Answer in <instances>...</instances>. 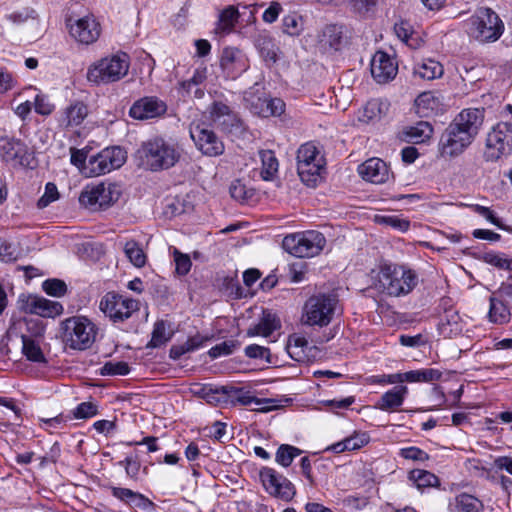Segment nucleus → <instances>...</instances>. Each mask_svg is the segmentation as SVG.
Wrapping results in <instances>:
<instances>
[{"label": "nucleus", "mask_w": 512, "mask_h": 512, "mask_svg": "<svg viewBox=\"0 0 512 512\" xmlns=\"http://www.w3.org/2000/svg\"><path fill=\"white\" fill-rule=\"evenodd\" d=\"M43 290L51 296L61 297L67 291V286L64 281L59 279H48L42 284Z\"/></svg>", "instance_id": "obj_52"}, {"label": "nucleus", "mask_w": 512, "mask_h": 512, "mask_svg": "<svg viewBox=\"0 0 512 512\" xmlns=\"http://www.w3.org/2000/svg\"><path fill=\"white\" fill-rule=\"evenodd\" d=\"M129 372H130V367H129L128 363H126L124 361H119V362L109 361V362H106L100 368V374L102 376H116V375L124 376V375L129 374Z\"/></svg>", "instance_id": "obj_48"}, {"label": "nucleus", "mask_w": 512, "mask_h": 512, "mask_svg": "<svg viewBox=\"0 0 512 512\" xmlns=\"http://www.w3.org/2000/svg\"><path fill=\"white\" fill-rule=\"evenodd\" d=\"M444 73L443 66L434 59H424L414 66V75L424 80L440 78Z\"/></svg>", "instance_id": "obj_33"}, {"label": "nucleus", "mask_w": 512, "mask_h": 512, "mask_svg": "<svg viewBox=\"0 0 512 512\" xmlns=\"http://www.w3.org/2000/svg\"><path fill=\"white\" fill-rule=\"evenodd\" d=\"M370 69L378 83H387L396 76L398 66L387 53L377 51L372 57Z\"/></svg>", "instance_id": "obj_23"}, {"label": "nucleus", "mask_w": 512, "mask_h": 512, "mask_svg": "<svg viewBox=\"0 0 512 512\" xmlns=\"http://www.w3.org/2000/svg\"><path fill=\"white\" fill-rule=\"evenodd\" d=\"M245 355L251 359H261L267 361L268 363L272 362L270 350L257 344L248 345L245 348Z\"/></svg>", "instance_id": "obj_54"}, {"label": "nucleus", "mask_w": 512, "mask_h": 512, "mask_svg": "<svg viewBox=\"0 0 512 512\" xmlns=\"http://www.w3.org/2000/svg\"><path fill=\"white\" fill-rule=\"evenodd\" d=\"M182 153L183 149L175 140L154 136L141 143L136 157L145 170L159 172L174 167L180 161Z\"/></svg>", "instance_id": "obj_2"}, {"label": "nucleus", "mask_w": 512, "mask_h": 512, "mask_svg": "<svg viewBox=\"0 0 512 512\" xmlns=\"http://www.w3.org/2000/svg\"><path fill=\"white\" fill-rule=\"evenodd\" d=\"M512 153V122L501 121L488 132L484 157L496 161Z\"/></svg>", "instance_id": "obj_11"}, {"label": "nucleus", "mask_w": 512, "mask_h": 512, "mask_svg": "<svg viewBox=\"0 0 512 512\" xmlns=\"http://www.w3.org/2000/svg\"><path fill=\"white\" fill-rule=\"evenodd\" d=\"M58 190L55 184L53 183H47L45 186V193L43 196L38 200L37 206L39 208H45L50 203L55 201L58 198Z\"/></svg>", "instance_id": "obj_61"}, {"label": "nucleus", "mask_w": 512, "mask_h": 512, "mask_svg": "<svg viewBox=\"0 0 512 512\" xmlns=\"http://www.w3.org/2000/svg\"><path fill=\"white\" fill-rule=\"evenodd\" d=\"M325 159L314 142L302 144L297 151V171L307 186L314 187L321 178Z\"/></svg>", "instance_id": "obj_7"}, {"label": "nucleus", "mask_w": 512, "mask_h": 512, "mask_svg": "<svg viewBox=\"0 0 512 512\" xmlns=\"http://www.w3.org/2000/svg\"><path fill=\"white\" fill-rule=\"evenodd\" d=\"M400 456L413 461H426L429 459V455L418 447H406L400 450Z\"/></svg>", "instance_id": "obj_59"}, {"label": "nucleus", "mask_w": 512, "mask_h": 512, "mask_svg": "<svg viewBox=\"0 0 512 512\" xmlns=\"http://www.w3.org/2000/svg\"><path fill=\"white\" fill-rule=\"evenodd\" d=\"M167 105L156 96H145L135 101L130 107L129 115L133 119L147 120L165 114Z\"/></svg>", "instance_id": "obj_16"}, {"label": "nucleus", "mask_w": 512, "mask_h": 512, "mask_svg": "<svg viewBox=\"0 0 512 512\" xmlns=\"http://www.w3.org/2000/svg\"><path fill=\"white\" fill-rule=\"evenodd\" d=\"M208 112L209 119L224 132L230 133L241 126V121L237 114L221 101H214L209 106Z\"/></svg>", "instance_id": "obj_19"}, {"label": "nucleus", "mask_w": 512, "mask_h": 512, "mask_svg": "<svg viewBox=\"0 0 512 512\" xmlns=\"http://www.w3.org/2000/svg\"><path fill=\"white\" fill-rule=\"evenodd\" d=\"M408 478L419 490L440 485L439 478L427 470L414 469L409 472Z\"/></svg>", "instance_id": "obj_36"}, {"label": "nucleus", "mask_w": 512, "mask_h": 512, "mask_svg": "<svg viewBox=\"0 0 512 512\" xmlns=\"http://www.w3.org/2000/svg\"><path fill=\"white\" fill-rule=\"evenodd\" d=\"M256 46L266 61L275 63L278 60L279 48L276 47L271 37L260 36L256 40Z\"/></svg>", "instance_id": "obj_44"}, {"label": "nucleus", "mask_w": 512, "mask_h": 512, "mask_svg": "<svg viewBox=\"0 0 512 512\" xmlns=\"http://www.w3.org/2000/svg\"><path fill=\"white\" fill-rule=\"evenodd\" d=\"M347 30L343 25L330 24L322 30L320 42L323 46L338 51L347 42Z\"/></svg>", "instance_id": "obj_28"}, {"label": "nucleus", "mask_w": 512, "mask_h": 512, "mask_svg": "<svg viewBox=\"0 0 512 512\" xmlns=\"http://www.w3.org/2000/svg\"><path fill=\"white\" fill-rule=\"evenodd\" d=\"M259 477L265 491L277 499L289 502L296 495L294 484L271 467H263L259 472Z\"/></svg>", "instance_id": "obj_13"}, {"label": "nucleus", "mask_w": 512, "mask_h": 512, "mask_svg": "<svg viewBox=\"0 0 512 512\" xmlns=\"http://www.w3.org/2000/svg\"><path fill=\"white\" fill-rule=\"evenodd\" d=\"M124 252L129 261L135 267H143L146 264V255L140 244L134 240L127 241L124 245Z\"/></svg>", "instance_id": "obj_43"}, {"label": "nucleus", "mask_w": 512, "mask_h": 512, "mask_svg": "<svg viewBox=\"0 0 512 512\" xmlns=\"http://www.w3.org/2000/svg\"><path fill=\"white\" fill-rule=\"evenodd\" d=\"M190 136L196 147L205 156L217 157L224 153L223 141L211 129L199 124L190 127Z\"/></svg>", "instance_id": "obj_15"}, {"label": "nucleus", "mask_w": 512, "mask_h": 512, "mask_svg": "<svg viewBox=\"0 0 512 512\" xmlns=\"http://www.w3.org/2000/svg\"><path fill=\"white\" fill-rule=\"evenodd\" d=\"M70 35L79 43L89 45L100 36V25L93 16L77 19L73 24L68 21Z\"/></svg>", "instance_id": "obj_17"}, {"label": "nucleus", "mask_w": 512, "mask_h": 512, "mask_svg": "<svg viewBox=\"0 0 512 512\" xmlns=\"http://www.w3.org/2000/svg\"><path fill=\"white\" fill-rule=\"evenodd\" d=\"M382 221L400 232H406L410 228V221L398 216H385L382 217Z\"/></svg>", "instance_id": "obj_62"}, {"label": "nucleus", "mask_w": 512, "mask_h": 512, "mask_svg": "<svg viewBox=\"0 0 512 512\" xmlns=\"http://www.w3.org/2000/svg\"><path fill=\"white\" fill-rule=\"evenodd\" d=\"M442 373L438 369L425 368L403 372V383H430L441 378Z\"/></svg>", "instance_id": "obj_34"}, {"label": "nucleus", "mask_w": 512, "mask_h": 512, "mask_svg": "<svg viewBox=\"0 0 512 512\" xmlns=\"http://www.w3.org/2000/svg\"><path fill=\"white\" fill-rule=\"evenodd\" d=\"M484 108L463 109L441 135L439 151L442 156L461 154L478 135L485 117Z\"/></svg>", "instance_id": "obj_1"}, {"label": "nucleus", "mask_w": 512, "mask_h": 512, "mask_svg": "<svg viewBox=\"0 0 512 512\" xmlns=\"http://www.w3.org/2000/svg\"><path fill=\"white\" fill-rule=\"evenodd\" d=\"M489 311L488 320L489 322L497 325H504L511 320V311L506 300L497 295L494 291L489 298Z\"/></svg>", "instance_id": "obj_26"}, {"label": "nucleus", "mask_w": 512, "mask_h": 512, "mask_svg": "<svg viewBox=\"0 0 512 512\" xmlns=\"http://www.w3.org/2000/svg\"><path fill=\"white\" fill-rule=\"evenodd\" d=\"M173 254L176 273L181 276L186 275L192 266L190 257L187 254L179 252L177 249H174Z\"/></svg>", "instance_id": "obj_53"}, {"label": "nucleus", "mask_w": 512, "mask_h": 512, "mask_svg": "<svg viewBox=\"0 0 512 512\" xmlns=\"http://www.w3.org/2000/svg\"><path fill=\"white\" fill-rule=\"evenodd\" d=\"M403 139L408 143H424L429 140L433 134V127L427 121H419L415 125L404 128Z\"/></svg>", "instance_id": "obj_30"}, {"label": "nucleus", "mask_w": 512, "mask_h": 512, "mask_svg": "<svg viewBox=\"0 0 512 512\" xmlns=\"http://www.w3.org/2000/svg\"><path fill=\"white\" fill-rule=\"evenodd\" d=\"M17 259L16 248L0 239V260L4 262H11Z\"/></svg>", "instance_id": "obj_64"}, {"label": "nucleus", "mask_w": 512, "mask_h": 512, "mask_svg": "<svg viewBox=\"0 0 512 512\" xmlns=\"http://www.w3.org/2000/svg\"><path fill=\"white\" fill-rule=\"evenodd\" d=\"M456 512H479L483 509L482 502L473 495L462 493L450 504Z\"/></svg>", "instance_id": "obj_37"}, {"label": "nucleus", "mask_w": 512, "mask_h": 512, "mask_svg": "<svg viewBox=\"0 0 512 512\" xmlns=\"http://www.w3.org/2000/svg\"><path fill=\"white\" fill-rule=\"evenodd\" d=\"M22 353L29 361L36 363L46 362L39 343L30 336L22 335Z\"/></svg>", "instance_id": "obj_38"}, {"label": "nucleus", "mask_w": 512, "mask_h": 512, "mask_svg": "<svg viewBox=\"0 0 512 512\" xmlns=\"http://www.w3.org/2000/svg\"><path fill=\"white\" fill-rule=\"evenodd\" d=\"M170 336L166 334V326L163 321L156 322L154 325V329L152 332V337L149 343L147 344L148 348H159L168 342Z\"/></svg>", "instance_id": "obj_49"}, {"label": "nucleus", "mask_w": 512, "mask_h": 512, "mask_svg": "<svg viewBox=\"0 0 512 512\" xmlns=\"http://www.w3.org/2000/svg\"><path fill=\"white\" fill-rule=\"evenodd\" d=\"M230 392V405L235 406L240 404L243 406H252L254 410L261 412H268L281 406L280 404L274 403L272 399H259L253 396L250 392L244 391L242 388L229 386Z\"/></svg>", "instance_id": "obj_22"}, {"label": "nucleus", "mask_w": 512, "mask_h": 512, "mask_svg": "<svg viewBox=\"0 0 512 512\" xmlns=\"http://www.w3.org/2000/svg\"><path fill=\"white\" fill-rule=\"evenodd\" d=\"M325 245V236L315 230L290 234L285 236L282 241L283 249L298 258L314 257L320 254Z\"/></svg>", "instance_id": "obj_8"}, {"label": "nucleus", "mask_w": 512, "mask_h": 512, "mask_svg": "<svg viewBox=\"0 0 512 512\" xmlns=\"http://www.w3.org/2000/svg\"><path fill=\"white\" fill-rule=\"evenodd\" d=\"M349 451L357 450L365 446L370 441V436L366 432H355L353 435L345 438Z\"/></svg>", "instance_id": "obj_55"}, {"label": "nucleus", "mask_w": 512, "mask_h": 512, "mask_svg": "<svg viewBox=\"0 0 512 512\" xmlns=\"http://www.w3.org/2000/svg\"><path fill=\"white\" fill-rule=\"evenodd\" d=\"M15 86L13 75L4 67H0V94H5Z\"/></svg>", "instance_id": "obj_63"}, {"label": "nucleus", "mask_w": 512, "mask_h": 512, "mask_svg": "<svg viewBox=\"0 0 512 512\" xmlns=\"http://www.w3.org/2000/svg\"><path fill=\"white\" fill-rule=\"evenodd\" d=\"M36 18H37L36 11L30 7H26L20 11H14V12L6 15V19L15 25H21V24L27 22L29 19L35 20Z\"/></svg>", "instance_id": "obj_51"}, {"label": "nucleus", "mask_w": 512, "mask_h": 512, "mask_svg": "<svg viewBox=\"0 0 512 512\" xmlns=\"http://www.w3.org/2000/svg\"><path fill=\"white\" fill-rule=\"evenodd\" d=\"M282 30L289 36H299L304 30V21L301 15L290 13L282 19Z\"/></svg>", "instance_id": "obj_42"}, {"label": "nucleus", "mask_w": 512, "mask_h": 512, "mask_svg": "<svg viewBox=\"0 0 512 512\" xmlns=\"http://www.w3.org/2000/svg\"><path fill=\"white\" fill-rule=\"evenodd\" d=\"M136 300L108 292L100 301V310L114 322H122L138 311Z\"/></svg>", "instance_id": "obj_14"}, {"label": "nucleus", "mask_w": 512, "mask_h": 512, "mask_svg": "<svg viewBox=\"0 0 512 512\" xmlns=\"http://www.w3.org/2000/svg\"><path fill=\"white\" fill-rule=\"evenodd\" d=\"M34 109L40 115H49L54 110V105L50 103L47 96L37 94L34 99Z\"/></svg>", "instance_id": "obj_60"}, {"label": "nucleus", "mask_w": 512, "mask_h": 512, "mask_svg": "<svg viewBox=\"0 0 512 512\" xmlns=\"http://www.w3.org/2000/svg\"><path fill=\"white\" fill-rule=\"evenodd\" d=\"M482 260L495 268L512 271V258L505 253L487 252L483 254Z\"/></svg>", "instance_id": "obj_47"}, {"label": "nucleus", "mask_w": 512, "mask_h": 512, "mask_svg": "<svg viewBox=\"0 0 512 512\" xmlns=\"http://www.w3.org/2000/svg\"><path fill=\"white\" fill-rule=\"evenodd\" d=\"M337 304L338 298L334 294L320 293L311 296L303 307V323L309 326H327L333 319Z\"/></svg>", "instance_id": "obj_6"}, {"label": "nucleus", "mask_w": 512, "mask_h": 512, "mask_svg": "<svg viewBox=\"0 0 512 512\" xmlns=\"http://www.w3.org/2000/svg\"><path fill=\"white\" fill-rule=\"evenodd\" d=\"M239 18V12L234 6H228L220 14L217 22V32L226 34L233 30Z\"/></svg>", "instance_id": "obj_39"}, {"label": "nucleus", "mask_w": 512, "mask_h": 512, "mask_svg": "<svg viewBox=\"0 0 512 512\" xmlns=\"http://www.w3.org/2000/svg\"><path fill=\"white\" fill-rule=\"evenodd\" d=\"M70 154H71V158H70L71 163L74 166H76L82 174H84V168L87 165L86 160H87V158L90 157V156H88V151L85 149H77V148L72 147L70 149Z\"/></svg>", "instance_id": "obj_58"}, {"label": "nucleus", "mask_w": 512, "mask_h": 512, "mask_svg": "<svg viewBox=\"0 0 512 512\" xmlns=\"http://www.w3.org/2000/svg\"><path fill=\"white\" fill-rule=\"evenodd\" d=\"M408 392V387L405 385L394 386L382 394L374 407L384 412H396L403 405Z\"/></svg>", "instance_id": "obj_25"}, {"label": "nucleus", "mask_w": 512, "mask_h": 512, "mask_svg": "<svg viewBox=\"0 0 512 512\" xmlns=\"http://www.w3.org/2000/svg\"><path fill=\"white\" fill-rule=\"evenodd\" d=\"M261 102V108L257 113L263 117L280 116L285 109V103L280 98L258 99Z\"/></svg>", "instance_id": "obj_40"}, {"label": "nucleus", "mask_w": 512, "mask_h": 512, "mask_svg": "<svg viewBox=\"0 0 512 512\" xmlns=\"http://www.w3.org/2000/svg\"><path fill=\"white\" fill-rule=\"evenodd\" d=\"M358 173L364 180L374 184L384 183L390 177L387 164L379 158L366 160L359 165Z\"/></svg>", "instance_id": "obj_24"}, {"label": "nucleus", "mask_w": 512, "mask_h": 512, "mask_svg": "<svg viewBox=\"0 0 512 512\" xmlns=\"http://www.w3.org/2000/svg\"><path fill=\"white\" fill-rule=\"evenodd\" d=\"M96 335V325L86 317L74 316L62 322V339L71 349H89L95 342Z\"/></svg>", "instance_id": "obj_5"}, {"label": "nucleus", "mask_w": 512, "mask_h": 512, "mask_svg": "<svg viewBox=\"0 0 512 512\" xmlns=\"http://www.w3.org/2000/svg\"><path fill=\"white\" fill-rule=\"evenodd\" d=\"M280 326V321L274 314L264 313L260 321L247 330V336L269 337Z\"/></svg>", "instance_id": "obj_32"}, {"label": "nucleus", "mask_w": 512, "mask_h": 512, "mask_svg": "<svg viewBox=\"0 0 512 512\" xmlns=\"http://www.w3.org/2000/svg\"><path fill=\"white\" fill-rule=\"evenodd\" d=\"M0 156L5 162L14 165H25L28 163V148L19 139L8 136L1 137Z\"/></svg>", "instance_id": "obj_21"}, {"label": "nucleus", "mask_w": 512, "mask_h": 512, "mask_svg": "<svg viewBox=\"0 0 512 512\" xmlns=\"http://www.w3.org/2000/svg\"><path fill=\"white\" fill-rule=\"evenodd\" d=\"M207 403L214 406H229L230 392L229 385L213 386L204 385L197 392Z\"/></svg>", "instance_id": "obj_29"}, {"label": "nucleus", "mask_w": 512, "mask_h": 512, "mask_svg": "<svg viewBox=\"0 0 512 512\" xmlns=\"http://www.w3.org/2000/svg\"><path fill=\"white\" fill-rule=\"evenodd\" d=\"M88 114L87 106L82 102H75L66 108L61 120L65 126H78Z\"/></svg>", "instance_id": "obj_35"}, {"label": "nucleus", "mask_w": 512, "mask_h": 512, "mask_svg": "<svg viewBox=\"0 0 512 512\" xmlns=\"http://www.w3.org/2000/svg\"><path fill=\"white\" fill-rule=\"evenodd\" d=\"M237 344L233 340L224 341L214 347H212L208 354L211 358H218L220 356L230 355L234 352Z\"/></svg>", "instance_id": "obj_56"}, {"label": "nucleus", "mask_w": 512, "mask_h": 512, "mask_svg": "<svg viewBox=\"0 0 512 512\" xmlns=\"http://www.w3.org/2000/svg\"><path fill=\"white\" fill-rule=\"evenodd\" d=\"M126 151L119 146L107 147L89 157L84 168L86 177H96L120 168L126 161Z\"/></svg>", "instance_id": "obj_10"}, {"label": "nucleus", "mask_w": 512, "mask_h": 512, "mask_svg": "<svg viewBox=\"0 0 512 512\" xmlns=\"http://www.w3.org/2000/svg\"><path fill=\"white\" fill-rule=\"evenodd\" d=\"M417 284V273L407 266L384 263L379 267L378 288L389 296H406L413 291Z\"/></svg>", "instance_id": "obj_3"}, {"label": "nucleus", "mask_w": 512, "mask_h": 512, "mask_svg": "<svg viewBox=\"0 0 512 512\" xmlns=\"http://www.w3.org/2000/svg\"><path fill=\"white\" fill-rule=\"evenodd\" d=\"M262 162L261 175L264 180H270L278 171V160L271 150H264L260 152Z\"/></svg>", "instance_id": "obj_41"}, {"label": "nucleus", "mask_w": 512, "mask_h": 512, "mask_svg": "<svg viewBox=\"0 0 512 512\" xmlns=\"http://www.w3.org/2000/svg\"><path fill=\"white\" fill-rule=\"evenodd\" d=\"M301 453L302 451L297 447L288 444H282L277 449L275 460L279 465L286 468L289 467L293 462L294 458L300 455Z\"/></svg>", "instance_id": "obj_46"}, {"label": "nucleus", "mask_w": 512, "mask_h": 512, "mask_svg": "<svg viewBox=\"0 0 512 512\" xmlns=\"http://www.w3.org/2000/svg\"><path fill=\"white\" fill-rule=\"evenodd\" d=\"M415 109L421 118L432 117L442 110V102L434 92L426 91L415 99Z\"/></svg>", "instance_id": "obj_27"}, {"label": "nucleus", "mask_w": 512, "mask_h": 512, "mask_svg": "<svg viewBox=\"0 0 512 512\" xmlns=\"http://www.w3.org/2000/svg\"><path fill=\"white\" fill-rule=\"evenodd\" d=\"M220 66L229 78H236L245 72L248 67L247 57L237 48L226 47L222 51Z\"/></svg>", "instance_id": "obj_20"}, {"label": "nucleus", "mask_w": 512, "mask_h": 512, "mask_svg": "<svg viewBox=\"0 0 512 512\" xmlns=\"http://www.w3.org/2000/svg\"><path fill=\"white\" fill-rule=\"evenodd\" d=\"M21 309L41 317H55L62 313L63 307L59 302L51 301L37 295H28L20 299Z\"/></svg>", "instance_id": "obj_18"}, {"label": "nucleus", "mask_w": 512, "mask_h": 512, "mask_svg": "<svg viewBox=\"0 0 512 512\" xmlns=\"http://www.w3.org/2000/svg\"><path fill=\"white\" fill-rule=\"evenodd\" d=\"M394 32L400 40H402L409 46L414 47L413 44L410 43V40H412L413 36V30L408 22L400 21L398 23H395Z\"/></svg>", "instance_id": "obj_57"}, {"label": "nucleus", "mask_w": 512, "mask_h": 512, "mask_svg": "<svg viewBox=\"0 0 512 512\" xmlns=\"http://www.w3.org/2000/svg\"><path fill=\"white\" fill-rule=\"evenodd\" d=\"M98 414V405L93 402H82L72 410L75 419H89Z\"/></svg>", "instance_id": "obj_50"}, {"label": "nucleus", "mask_w": 512, "mask_h": 512, "mask_svg": "<svg viewBox=\"0 0 512 512\" xmlns=\"http://www.w3.org/2000/svg\"><path fill=\"white\" fill-rule=\"evenodd\" d=\"M130 59L126 53L110 55L92 63L87 70V80L96 85L117 82L129 71Z\"/></svg>", "instance_id": "obj_4"}, {"label": "nucleus", "mask_w": 512, "mask_h": 512, "mask_svg": "<svg viewBox=\"0 0 512 512\" xmlns=\"http://www.w3.org/2000/svg\"><path fill=\"white\" fill-rule=\"evenodd\" d=\"M308 346V341L304 336L293 334L289 336L286 346L289 356L300 361L304 356V348Z\"/></svg>", "instance_id": "obj_45"}, {"label": "nucleus", "mask_w": 512, "mask_h": 512, "mask_svg": "<svg viewBox=\"0 0 512 512\" xmlns=\"http://www.w3.org/2000/svg\"><path fill=\"white\" fill-rule=\"evenodd\" d=\"M503 32V23L490 8H479L468 20V33L480 42L496 41Z\"/></svg>", "instance_id": "obj_9"}, {"label": "nucleus", "mask_w": 512, "mask_h": 512, "mask_svg": "<svg viewBox=\"0 0 512 512\" xmlns=\"http://www.w3.org/2000/svg\"><path fill=\"white\" fill-rule=\"evenodd\" d=\"M120 197V191L116 184L99 183L87 185L79 196V202L92 210L105 209L116 202Z\"/></svg>", "instance_id": "obj_12"}, {"label": "nucleus", "mask_w": 512, "mask_h": 512, "mask_svg": "<svg viewBox=\"0 0 512 512\" xmlns=\"http://www.w3.org/2000/svg\"><path fill=\"white\" fill-rule=\"evenodd\" d=\"M111 493L115 498L134 507L146 509L148 506L153 505L144 495L128 488L111 487Z\"/></svg>", "instance_id": "obj_31"}]
</instances>
